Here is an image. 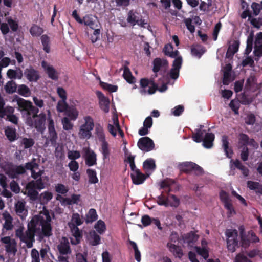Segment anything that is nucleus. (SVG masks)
Listing matches in <instances>:
<instances>
[{
	"mask_svg": "<svg viewBox=\"0 0 262 262\" xmlns=\"http://www.w3.org/2000/svg\"><path fill=\"white\" fill-rule=\"evenodd\" d=\"M25 205L26 202L22 201H19L15 204L16 213L21 219L25 218L28 214V210Z\"/></svg>",
	"mask_w": 262,
	"mask_h": 262,
	"instance_id": "412c9836",
	"label": "nucleus"
},
{
	"mask_svg": "<svg viewBox=\"0 0 262 262\" xmlns=\"http://www.w3.org/2000/svg\"><path fill=\"white\" fill-rule=\"evenodd\" d=\"M61 123L63 128L66 130H70L73 129V124L70 121L69 118L67 117H63L62 119Z\"/></svg>",
	"mask_w": 262,
	"mask_h": 262,
	"instance_id": "13d9d810",
	"label": "nucleus"
},
{
	"mask_svg": "<svg viewBox=\"0 0 262 262\" xmlns=\"http://www.w3.org/2000/svg\"><path fill=\"white\" fill-rule=\"evenodd\" d=\"M26 166L27 169H30L31 170V175L33 178L37 179L41 175L42 172L41 171H39L38 172L35 171V169L37 167V165L35 163H27Z\"/></svg>",
	"mask_w": 262,
	"mask_h": 262,
	"instance_id": "a19ab883",
	"label": "nucleus"
},
{
	"mask_svg": "<svg viewBox=\"0 0 262 262\" xmlns=\"http://www.w3.org/2000/svg\"><path fill=\"white\" fill-rule=\"evenodd\" d=\"M41 66L50 78L54 80H57L58 79L59 75L58 72L52 66L43 61L41 62Z\"/></svg>",
	"mask_w": 262,
	"mask_h": 262,
	"instance_id": "2eb2a0df",
	"label": "nucleus"
},
{
	"mask_svg": "<svg viewBox=\"0 0 262 262\" xmlns=\"http://www.w3.org/2000/svg\"><path fill=\"white\" fill-rule=\"evenodd\" d=\"M252 45H253V34H250L247 38V47L245 50V53L246 54H249L252 49Z\"/></svg>",
	"mask_w": 262,
	"mask_h": 262,
	"instance_id": "338daca9",
	"label": "nucleus"
},
{
	"mask_svg": "<svg viewBox=\"0 0 262 262\" xmlns=\"http://www.w3.org/2000/svg\"><path fill=\"white\" fill-rule=\"evenodd\" d=\"M154 67L153 71L155 73L159 71L160 69L162 67H166L168 63L166 60L161 59L160 58H156L153 62Z\"/></svg>",
	"mask_w": 262,
	"mask_h": 262,
	"instance_id": "ea45409f",
	"label": "nucleus"
},
{
	"mask_svg": "<svg viewBox=\"0 0 262 262\" xmlns=\"http://www.w3.org/2000/svg\"><path fill=\"white\" fill-rule=\"evenodd\" d=\"M83 222V221L80 215L77 213H75L73 214L70 221L68 223V225L69 227H72V226L78 227L81 225Z\"/></svg>",
	"mask_w": 262,
	"mask_h": 262,
	"instance_id": "473e14b6",
	"label": "nucleus"
},
{
	"mask_svg": "<svg viewBox=\"0 0 262 262\" xmlns=\"http://www.w3.org/2000/svg\"><path fill=\"white\" fill-rule=\"evenodd\" d=\"M247 186L251 190H254L256 192L262 193V186L258 182L249 181Z\"/></svg>",
	"mask_w": 262,
	"mask_h": 262,
	"instance_id": "49530a36",
	"label": "nucleus"
},
{
	"mask_svg": "<svg viewBox=\"0 0 262 262\" xmlns=\"http://www.w3.org/2000/svg\"><path fill=\"white\" fill-rule=\"evenodd\" d=\"M227 236V247L228 251L234 252L238 247L237 232L235 230H228L226 232Z\"/></svg>",
	"mask_w": 262,
	"mask_h": 262,
	"instance_id": "0eeeda50",
	"label": "nucleus"
},
{
	"mask_svg": "<svg viewBox=\"0 0 262 262\" xmlns=\"http://www.w3.org/2000/svg\"><path fill=\"white\" fill-rule=\"evenodd\" d=\"M167 247L169 251L172 253L174 256L181 258L183 256V253L181 248L176 244L168 243L167 244Z\"/></svg>",
	"mask_w": 262,
	"mask_h": 262,
	"instance_id": "c756f323",
	"label": "nucleus"
},
{
	"mask_svg": "<svg viewBox=\"0 0 262 262\" xmlns=\"http://www.w3.org/2000/svg\"><path fill=\"white\" fill-rule=\"evenodd\" d=\"M67 100H61L57 103L56 108L59 112H66L68 108Z\"/></svg>",
	"mask_w": 262,
	"mask_h": 262,
	"instance_id": "bf43d9fd",
	"label": "nucleus"
},
{
	"mask_svg": "<svg viewBox=\"0 0 262 262\" xmlns=\"http://www.w3.org/2000/svg\"><path fill=\"white\" fill-rule=\"evenodd\" d=\"M235 166L239 170H241L242 174L245 176L247 177L249 174V170L247 168L245 167L244 166L242 165L240 162L238 160L233 161L231 160L230 162V167L231 168H233V167Z\"/></svg>",
	"mask_w": 262,
	"mask_h": 262,
	"instance_id": "c9c22d12",
	"label": "nucleus"
},
{
	"mask_svg": "<svg viewBox=\"0 0 262 262\" xmlns=\"http://www.w3.org/2000/svg\"><path fill=\"white\" fill-rule=\"evenodd\" d=\"M124 150L125 151V160L129 164L131 169L136 168L134 163V156L128 152L125 147L124 148Z\"/></svg>",
	"mask_w": 262,
	"mask_h": 262,
	"instance_id": "603ef678",
	"label": "nucleus"
},
{
	"mask_svg": "<svg viewBox=\"0 0 262 262\" xmlns=\"http://www.w3.org/2000/svg\"><path fill=\"white\" fill-rule=\"evenodd\" d=\"M224 206L227 210V214L229 216H231L235 214L236 212L231 202L226 203Z\"/></svg>",
	"mask_w": 262,
	"mask_h": 262,
	"instance_id": "774afa93",
	"label": "nucleus"
},
{
	"mask_svg": "<svg viewBox=\"0 0 262 262\" xmlns=\"http://www.w3.org/2000/svg\"><path fill=\"white\" fill-rule=\"evenodd\" d=\"M239 47V42L237 41H234L229 47L227 52L226 56L230 57L233 55L237 52Z\"/></svg>",
	"mask_w": 262,
	"mask_h": 262,
	"instance_id": "37998d69",
	"label": "nucleus"
},
{
	"mask_svg": "<svg viewBox=\"0 0 262 262\" xmlns=\"http://www.w3.org/2000/svg\"><path fill=\"white\" fill-rule=\"evenodd\" d=\"M87 173L88 174L90 183L95 184L98 182V179L96 177L95 171L92 169H88Z\"/></svg>",
	"mask_w": 262,
	"mask_h": 262,
	"instance_id": "0e129e2a",
	"label": "nucleus"
},
{
	"mask_svg": "<svg viewBox=\"0 0 262 262\" xmlns=\"http://www.w3.org/2000/svg\"><path fill=\"white\" fill-rule=\"evenodd\" d=\"M7 76L10 79H20L23 77V74L22 71L19 68L16 70L9 69L7 72Z\"/></svg>",
	"mask_w": 262,
	"mask_h": 262,
	"instance_id": "72a5a7b5",
	"label": "nucleus"
},
{
	"mask_svg": "<svg viewBox=\"0 0 262 262\" xmlns=\"http://www.w3.org/2000/svg\"><path fill=\"white\" fill-rule=\"evenodd\" d=\"M127 21L133 26L138 25L143 27L147 23L142 20L140 14L136 11L131 10L128 14Z\"/></svg>",
	"mask_w": 262,
	"mask_h": 262,
	"instance_id": "f8f14e48",
	"label": "nucleus"
},
{
	"mask_svg": "<svg viewBox=\"0 0 262 262\" xmlns=\"http://www.w3.org/2000/svg\"><path fill=\"white\" fill-rule=\"evenodd\" d=\"M72 237L71 238V243L72 245H77L79 244L82 237V233L78 227H69Z\"/></svg>",
	"mask_w": 262,
	"mask_h": 262,
	"instance_id": "a211bd4d",
	"label": "nucleus"
},
{
	"mask_svg": "<svg viewBox=\"0 0 262 262\" xmlns=\"http://www.w3.org/2000/svg\"><path fill=\"white\" fill-rule=\"evenodd\" d=\"M254 49L257 55H262V32L257 34L255 36Z\"/></svg>",
	"mask_w": 262,
	"mask_h": 262,
	"instance_id": "2f4dec72",
	"label": "nucleus"
},
{
	"mask_svg": "<svg viewBox=\"0 0 262 262\" xmlns=\"http://www.w3.org/2000/svg\"><path fill=\"white\" fill-rule=\"evenodd\" d=\"M83 23L85 26H89L91 29H95L98 27V20L96 17L88 15L85 16L83 19Z\"/></svg>",
	"mask_w": 262,
	"mask_h": 262,
	"instance_id": "a878e982",
	"label": "nucleus"
},
{
	"mask_svg": "<svg viewBox=\"0 0 262 262\" xmlns=\"http://www.w3.org/2000/svg\"><path fill=\"white\" fill-rule=\"evenodd\" d=\"M66 114L71 120L75 121L78 118L79 112L75 107H69Z\"/></svg>",
	"mask_w": 262,
	"mask_h": 262,
	"instance_id": "e433bc0d",
	"label": "nucleus"
},
{
	"mask_svg": "<svg viewBox=\"0 0 262 262\" xmlns=\"http://www.w3.org/2000/svg\"><path fill=\"white\" fill-rule=\"evenodd\" d=\"M1 241L3 244L7 253L15 254L17 252V243L15 239L10 236H5L1 238Z\"/></svg>",
	"mask_w": 262,
	"mask_h": 262,
	"instance_id": "1a4fd4ad",
	"label": "nucleus"
},
{
	"mask_svg": "<svg viewBox=\"0 0 262 262\" xmlns=\"http://www.w3.org/2000/svg\"><path fill=\"white\" fill-rule=\"evenodd\" d=\"M222 146L224 149L225 152H226V156L228 158H231L232 151L231 148L228 146L229 142L227 140V138L226 136H223L222 137Z\"/></svg>",
	"mask_w": 262,
	"mask_h": 262,
	"instance_id": "a18cd8bd",
	"label": "nucleus"
},
{
	"mask_svg": "<svg viewBox=\"0 0 262 262\" xmlns=\"http://www.w3.org/2000/svg\"><path fill=\"white\" fill-rule=\"evenodd\" d=\"M173 47L171 45H167L164 47V53L166 55L174 58L172 68L170 72V76L172 79H176L179 75L180 69L182 63V58L178 51H172Z\"/></svg>",
	"mask_w": 262,
	"mask_h": 262,
	"instance_id": "f03ea898",
	"label": "nucleus"
},
{
	"mask_svg": "<svg viewBox=\"0 0 262 262\" xmlns=\"http://www.w3.org/2000/svg\"><path fill=\"white\" fill-rule=\"evenodd\" d=\"M94 228L98 233L103 234L106 230V227L105 223L100 220L95 224Z\"/></svg>",
	"mask_w": 262,
	"mask_h": 262,
	"instance_id": "de8ad7c7",
	"label": "nucleus"
},
{
	"mask_svg": "<svg viewBox=\"0 0 262 262\" xmlns=\"http://www.w3.org/2000/svg\"><path fill=\"white\" fill-rule=\"evenodd\" d=\"M157 203L159 205L164 206L165 207L169 206L168 198L161 194L157 198Z\"/></svg>",
	"mask_w": 262,
	"mask_h": 262,
	"instance_id": "69168bd1",
	"label": "nucleus"
},
{
	"mask_svg": "<svg viewBox=\"0 0 262 262\" xmlns=\"http://www.w3.org/2000/svg\"><path fill=\"white\" fill-rule=\"evenodd\" d=\"M57 249L60 254L68 255L71 253L68 239L66 237H62L60 243L57 246Z\"/></svg>",
	"mask_w": 262,
	"mask_h": 262,
	"instance_id": "6ab92c4d",
	"label": "nucleus"
},
{
	"mask_svg": "<svg viewBox=\"0 0 262 262\" xmlns=\"http://www.w3.org/2000/svg\"><path fill=\"white\" fill-rule=\"evenodd\" d=\"M17 93L24 97H28L31 96V91L29 88L25 84H20L17 86Z\"/></svg>",
	"mask_w": 262,
	"mask_h": 262,
	"instance_id": "4c0bfd02",
	"label": "nucleus"
},
{
	"mask_svg": "<svg viewBox=\"0 0 262 262\" xmlns=\"http://www.w3.org/2000/svg\"><path fill=\"white\" fill-rule=\"evenodd\" d=\"M55 190L58 193L64 194L68 192V187L62 184H57L55 186Z\"/></svg>",
	"mask_w": 262,
	"mask_h": 262,
	"instance_id": "052dcab7",
	"label": "nucleus"
},
{
	"mask_svg": "<svg viewBox=\"0 0 262 262\" xmlns=\"http://www.w3.org/2000/svg\"><path fill=\"white\" fill-rule=\"evenodd\" d=\"M94 127V121L90 116L83 117L79 128L78 136L81 139H89L92 136V132Z\"/></svg>",
	"mask_w": 262,
	"mask_h": 262,
	"instance_id": "20e7f679",
	"label": "nucleus"
},
{
	"mask_svg": "<svg viewBox=\"0 0 262 262\" xmlns=\"http://www.w3.org/2000/svg\"><path fill=\"white\" fill-rule=\"evenodd\" d=\"M48 115V121H49V125H48V130H49V136L48 138L50 139L52 144H54L56 142V139L57 138V133L54 128V121L50 118V111L49 110H47Z\"/></svg>",
	"mask_w": 262,
	"mask_h": 262,
	"instance_id": "dca6fc26",
	"label": "nucleus"
},
{
	"mask_svg": "<svg viewBox=\"0 0 262 262\" xmlns=\"http://www.w3.org/2000/svg\"><path fill=\"white\" fill-rule=\"evenodd\" d=\"M204 48L200 45H194L191 48L192 54L198 58H200L205 53Z\"/></svg>",
	"mask_w": 262,
	"mask_h": 262,
	"instance_id": "79ce46f5",
	"label": "nucleus"
},
{
	"mask_svg": "<svg viewBox=\"0 0 262 262\" xmlns=\"http://www.w3.org/2000/svg\"><path fill=\"white\" fill-rule=\"evenodd\" d=\"M52 215L49 211L43 207L39 214L34 215L28 224V229L24 233V228L20 225L16 230L15 235L26 244L28 248H31L34 242V236L43 234L50 236L52 234L51 221Z\"/></svg>",
	"mask_w": 262,
	"mask_h": 262,
	"instance_id": "f257e3e1",
	"label": "nucleus"
},
{
	"mask_svg": "<svg viewBox=\"0 0 262 262\" xmlns=\"http://www.w3.org/2000/svg\"><path fill=\"white\" fill-rule=\"evenodd\" d=\"M138 146L141 150L147 152L152 150L155 145L151 139L145 137L139 139L138 142Z\"/></svg>",
	"mask_w": 262,
	"mask_h": 262,
	"instance_id": "4468645a",
	"label": "nucleus"
},
{
	"mask_svg": "<svg viewBox=\"0 0 262 262\" xmlns=\"http://www.w3.org/2000/svg\"><path fill=\"white\" fill-rule=\"evenodd\" d=\"M86 239L88 243L92 246H97L100 244L101 237L94 231L89 233Z\"/></svg>",
	"mask_w": 262,
	"mask_h": 262,
	"instance_id": "cd10ccee",
	"label": "nucleus"
},
{
	"mask_svg": "<svg viewBox=\"0 0 262 262\" xmlns=\"http://www.w3.org/2000/svg\"><path fill=\"white\" fill-rule=\"evenodd\" d=\"M43 31L42 28L36 25H33L30 29V32L33 36H39L43 33Z\"/></svg>",
	"mask_w": 262,
	"mask_h": 262,
	"instance_id": "4d7b16f0",
	"label": "nucleus"
},
{
	"mask_svg": "<svg viewBox=\"0 0 262 262\" xmlns=\"http://www.w3.org/2000/svg\"><path fill=\"white\" fill-rule=\"evenodd\" d=\"M123 76L124 78L130 83L134 82V78L133 77L129 69L127 67H124L123 69Z\"/></svg>",
	"mask_w": 262,
	"mask_h": 262,
	"instance_id": "6e6d98bb",
	"label": "nucleus"
},
{
	"mask_svg": "<svg viewBox=\"0 0 262 262\" xmlns=\"http://www.w3.org/2000/svg\"><path fill=\"white\" fill-rule=\"evenodd\" d=\"M53 194L50 191H45L42 192L39 196V200L41 204H47L52 199Z\"/></svg>",
	"mask_w": 262,
	"mask_h": 262,
	"instance_id": "f704fd0d",
	"label": "nucleus"
},
{
	"mask_svg": "<svg viewBox=\"0 0 262 262\" xmlns=\"http://www.w3.org/2000/svg\"><path fill=\"white\" fill-rule=\"evenodd\" d=\"M37 188L34 185V182H29L26 186V190L24 192L31 200H35L37 199L38 193L36 190Z\"/></svg>",
	"mask_w": 262,
	"mask_h": 262,
	"instance_id": "aec40b11",
	"label": "nucleus"
},
{
	"mask_svg": "<svg viewBox=\"0 0 262 262\" xmlns=\"http://www.w3.org/2000/svg\"><path fill=\"white\" fill-rule=\"evenodd\" d=\"M41 41L43 46V50L47 53L50 52V39L48 36L43 35L41 37Z\"/></svg>",
	"mask_w": 262,
	"mask_h": 262,
	"instance_id": "3c124183",
	"label": "nucleus"
},
{
	"mask_svg": "<svg viewBox=\"0 0 262 262\" xmlns=\"http://www.w3.org/2000/svg\"><path fill=\"white\" fill-rule=\"evenodd\" d=\"M32 100L35 106L37 107L36 108H35V111H37V110H39V108H41L44 107L45 103L44 101L36 96L32 97Z\"/></svg>",
	"mask_w": 262,
	"mask_h": 262,
	"instance_id": "e2e57ef3",
	"label": "nucleus"
},
{
	"mask_svg": "<svg viewBox=\"0 0 262 262\" xmlns=\"http://www.w3.org/2000/svg\"><path fill=\"white\" fill-rule=\"evenodd\" d=\"M5 135L10 141H13L16 139V130L14 128L7 127L5 129Z\"/></svg>",
	"mask_w": 262,
	"mask_h": 262,
	"instance_id": "8fccbe9b",
	"label": "nucleus"
},
{
	"mask_svg": "<svg viewBox=\"0 0 262 262\" xmlns=\"http://www.w3.org/2000/svg\"><path fill=\"white\" fill-rule=\"evenodd\" d=\"M193 140L198 143L203 142L204 147L210 148L212 146L214 136L210 133H205L204 130H198L192 136Z\"/></svg>",
	"mask_w": 262,
	"mask_h": 262,
	"instance_id": "39448f33",
	"label": "nucleus"
},
{
	"mask_svg": "<svg viewBox=\"0 0 262 262\" xmlns=\"http://www.w3.org/2000/svg\"><path fill=\"white\" fill-rule=\"evenodd\" d=\"M97 96L99 98V105L101 109L105 113L109 112L110 100L100 92H97Z\"/></svg>",
	"mask_w": 262,
	"mask_h": 262,
	"instance_id": "4be33fe9",
	"label": "nucleus"
},
{
	"mask_svg": "<svg viewBox=\"0 0 262 262\" xmlns=\"http://www.w3.org/2000/svg\"><path fill=\"white\" fill-rule=\"evenodd\" d=\"M24 74L29 81H36L40 77L38 72L31 67L27 68Z\"/></svg>",
	"mask_w": 262,
	"mask_h": 262,
	"instance_id": "bb28decb",
	"label": "nucleus"
},
{
	"mask_svg": "<svg viewBox=\"0 0 262 262\" xmlns=\"http://www.w3.org/2000/svg\"><path fill=\"white\" fill-rule=\"evenodd\" d=\"M96 131L98 135L99 136V138L102 140V141L100 151L103 155V159L104 160L109 159L110 150L108 148V144L104 140V136L102 127H97Z\"/></svg>",
	"mask_w": 262,
	"mask_h": 262,
	"instance_id": "9b49d317",
	"label": "nucleus"
},
{
	"mask_svg": "<svg viewBox=\"0 0 262 262\" xmlns=\"http://www.w3.org/2000/svg\"><path fill=\"white\" fill-rule=\"evenodd\" d=\"M130 175L133 183L136 185L143 183L146 179L145 175L142 173L137 167L132 169Z\"/></svg>",
	"mask_w": 262,
	"mask_h": 262,
	"instance_id": "f3484780",
	"label": "nucleus"
},
{
	"mask_svg": "<svg viewBox=\"0 0 262 262\" xmlns=\"http://www.w3.org/2000/svg\"><path fill=\"white\" fill-rule=\"evenodd\" d=\"M2 216L4 220L3 228L6 230H11L13 228L12 217L9 212L6 210L2 213Z\"/></svg>",
	"mask_w": 262,
	"mask_h": 262,
	"instance_id": "5701e85b",
	"label": "nucleus"
},
{
	"mask_svg": "<svg viewBox=\"0 0 262 262\" xmlns=\"http://www.w3.org/2000/svg\"><path fill=\"white\" fill-rule=\"evenodd\" d=\"M25 169L23 166H13L7 171V173L12 178H15L18 174L23 173Z\"/></svg>",
	"mask_w": 262,
	"mask_h": 262,
	"instance_id": "58836bf2",
	"label": "nucleus"
},
{
	"mask_svg": "<svg viewBox=\"0 0 262 262\" xmlns=\"http://www.w3.org/2000/svg\"><path fill=\"white\" fill-rule=\"evenodd\" d=\"M141 90L143 94H152L156 91V86L152 81H148L146 79H142L140 80Z\"/></svg>",
	"mask_w": 262,
	"mask_h": 262,
	"instance_id": "ddd939ff",
	"label": "nucleus"
},
{
	"mask_svg": "<svg viewBox=\"0 0 262 262\" xmlns=\"http://www.w3.org/2000/svg\"><path fill=\"white\" fill-rule=\"evenodd\" d=\"M100 84L102 88L110 92H116L118 89V87L116 85H112L102 81H100Z\"/></svg>",
	"mask_w": 262,
	"mask_h": 262,
	"instance_id": "680f3d73",
	"label": "nucleus"
},
{
	"mask_svg": "<svg viewBox=\"0 0 262 262\" xmlns=\"http://www.w3.org/2000/svg\"><path fill=\"white\" fill-rule=\"evenodd\" d=\"M194 163L191 162H185L179 164V168L181 171L187 172L192 170Z\"/></svg>",
	"mask_w": 262,
	"mask_h": 262,
	"instance_id": "c03bdc74",
	"label": "nucleus"
},
{
	"mask_svg": "<svg viewBox=\"0 0 262 262\" xmlns=\"http://www.w3.org/2000/svg\"><path fill=\"white\" fill-rule=\"evenodd\" d=\"M108 129L114 137L116 136L117 133L121 138H123L124 137V133L120 129L118 116L116 114L113 115L112 120L108 123Z\"/></svg>",
	"mask_w": 262,
	"mask_h": 262,
	"instance_id": "6e6552de",
	"label": "nucleus"
},
{
	"mask_svg": "<svg viewBox=\"0 0 262 262\" xmlns=\"http://www.w3.org/2000/svg\"><path fill=\"white\" fill-rule=\"evenodd\" d=\"M92 30L88 31V33L90 35V38L92 42H95L99 38L100 30L96 28L95 29H91Z\"/></svg>",
	"mask_w": 262,
	"mask_h": 262,
	"instance_id": "864d4df0",
	"label": "nucleus"
},
{
	"mask_svg": "<svg viewBox=\"0 0 262 262\" xmlns=\"http://www.w3.org/2000/svg\"><path fill=\"white\" fill-rule=\"evenodd\" d=\"M239 144L243 145H249L253 149H257L258 147V144L252 139H249L245 134H241L239 137Z\"/></svg>",
	"mask_w": 262,
	"mask_h": 262,
	"instance_id": "b1692460",
	"label": "nucleus"
},
{
	"mask_svg": "<svg viewBox=\"0 0 262 262\" xmlns=\"http://www.w3.org/2000/svg\"><path fill=\"white\" fill-rule=\"evenodd\" d=\"M97 219L96 211L94 209H91L86 216V222L87 223L93 222Z\"/></svg>",
	"mask_w": 262,
	"mask_h": 262,
	"instance_id": "5fc2aeb1",
	"label": "nucleus"
},
{
	"mask_svg": "<svg viewBox=\"0 0 262 262\" xmlns=\"http://www.w3.org/2000/svg\"><path fill=\"white\" fill-rule=\"evenodd\" d=\"M11 102H16L20 111L26 112L25 114H23V117L25 119L27 117L28 113H30V111H33L35 110V106L33 105L31 101L21 98L17 95L12 97Z\"/></svg>",
	"mask_w": 262,
	"mask_h": 262,
	"instance_id": "423d86ee",
	"label": "nucleus"
},
{
	"mask_svg": "<svg viewBox=\"0 0 262 262\" xmlns=\"http://www.w3.org/2000/svg\"><path fill=\"white\" fill-rule=\"evenodd\" d=\"M143 168L148 176L156 168L155 161L154 159L149 158L145 160L143 164Z\"/></svg>",
	"mask_w": 262,
	"mask_h": 262,
	"instance_id": "c85d7f7f",
	"label": "nucleus"
},
{
	"mask_svg": "<svg viewBox=\"0 0 262 262\" xmlns=\"http://www.w3.org/2000/svg\"><path fill=\"white\" fill-rule=\"evenodd\" d=\"M259 241V238L253 231H250L247 233H244L243 231H241V243L243 247H248L250 243H256Z\"/></svg>",
	"mask_w": 262,
	"mask_h": 262,
	"instance_id": "9d476101",
	"label": "nucleus"
},
{
	"mask_svg": "<svg viewBox=\"0 0 262 262\" xmlns=\"http://www.w3.org/2000/svg\"><path fill=\"white\" fill-rule=\"evenodd\" d=\"M194 248L198 254L204 258L206 259L208 257V248L207 247V242L206 240H202L201 247H195Z\"/></svg>",
	"mask_w": 262,
	"mask_h": 262,
	"instance_id": "393cba45",
	"label": "nucleus"
},
{
	"mask_svg": "<svg viewBox=\"0 0 262 262\" xmlns=\"http://www.w3.org/2000/svg\"><path fill=\"white\" fill-rule=\"evenodd\" d=\"M38 113V110H37V111L35 112V113L32 117L30 116V113H28L25 122L28 125L34 127L38 131L42 132L46 128L45 122L46 116V114L43 113L37 114Z\"/></svg>",
	"mask_w": 262,
	"mask_h": 262,
	"instance_id": "7ed1b4c3",
	"label": "nucleus"
},
{
	"mask_svg": "<svg viewBox=\"0 0 262 262\" xmlns=\"http://www.w3.org/2000/svg\"><path fill=\"white\" fill-rule=\"evenodd\" d=\"M86 164L89 166H93L96 164V155L94 151L86 149L85 153Z\"/></svg>",
	"mask_w": 262,
	"mask_h": 262,
	"instance_id": "7c9ffc66",
	"label": "nucleus"
},
{
	"mask_svg": "<svg viewBox=\"0 0 262 262\" xmlns=\"http://www.w3.org/2000/svg\"><path fill=\"white\" fill-rule=\"evenodd\" d=\"M17 89L16 83L13 81H8L5 86L6 92L9 94H12L16 92Z\"/></svg>",
	"mask_w": 262,
	"mask_h": 262,
	"instance_id": "09e8293b",
	"label": "nucleus"
}]
</instances>
